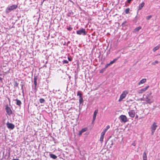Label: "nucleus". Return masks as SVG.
I'll return each mask as SVG.
<instances>
[{
  "mask_svg": "<svg viewBox=\"0 0 160 160\" xmlns=\"http://www.w3.org/2000/svg\"><path fill=\"white\" fill-rule=\"evenodd\" d=\"M132 145L133 146H135L136 145L135 143H132Z\"/></svg>",
  "mask_w": 160,
  "mask_h": 160,
  "instance_id": "nucleus-39",
  "label": "nucleus"
},
{
  "mask_svg": "<svg viewBox=\"0 0 160 160\" xmlns=\"http://www.w3.org/2000/svg\"><path fill=\"white\" fill-rule=\"evenodd\" d=\"M8 100L9 101V102H10V99L9 98H8Z\"/></svg>",
  "mask_w": 160,
  "mask_h": 160,
  "instance_id": "nucleus-43",
  "label": "nucleus"
},
{
  "mask_svg": "<svg viewBox=\"0 0 160 160\" xmlns=\"http://www.w3.org/2000/svg\"><path fill=\"white\" fill-rule=\"evenodd\" d=\"M110 128V126L109 125H108L106 127V128H105L103 130L105 131L106 132L107 131V130Z\"/></svg>",
  "mask_w": 160,
  "mask_h": 160,
  "instance_id": "nucleus-28",
  "label": "nucleus"
},
{
  "mask_svg": "<svg viewBox=\"0 0 160 160\" xmlns=\"http://www.w3.org/2000/svg\"><path fill=\"white\" fill-rule=\"evenodd\" d=\"M141 100H143V99H142V98H141Z\"/></svg>",
  "mask_w": 160,
  "mask_h": 160,
  "instance_id": "nucleus-44",
  "label": "nucleus"
},
{
  "mask_svg": "<svg viewBox=\"0 0 160 160\" xmlns=\"http://www.w3.org/2000/svg\"><path fill=\"white\" fill-rule=\"evenodd\" d=\"M138 118V116L137 115H136V118Z\"/></svg>",
  "mask_w": 160,
  "mask_h": 160,
  "instance_id": "nucleus-42",
  "label": "nucleus"
},
{
  "mask_svg": "<svg viewBox=\"0 0 160 160\" xmlns=\"http://www.w3.org/2000/svg\"><path fill=\"white\" fill-rule=\"evenodd\" d=\"M105 69H106L105 68H104L102 69L100 71V72L103 73L105 71Z\"/></svg>",
  "mask_w": 160,
  "mask_h": 160,
  "instance_id": "nucleus-35",
  "label": "nucleus"
},
{
  "mask_svg": "<svg viewBox=\"0 0 160 160\" xmlns=\"http://www.w3.org/2000/svg\"><path fill=\"white\" fill-rule=\"evenodd\" d=\"M149 86H147L139 90L138 91V93L139 94H141L143 93L147 90Z\"/></svg>",
  "mask_w": 160,
  "mask_h": 160,
  "instance_id": "nucleus-10",
  "label": "nucleus"
},
{
  "mask_svg": "<svg viewBox=\"0 0 160 160\" xmlns=\"http://www.w3.org/2000/svg\"><path fill=\"white\" fill-rule=\"evenodd\" d=\"M17 6L16 5H13L12 6H8L6 10V12L7 13H9L12 10L16 9Z\"/></svg>",
  "mask_w": 160,
  "mask_h": 160,
  "instance_id": "nucleus-1",
  "label": "nucleus"
},
{
  "mask_svg": "<svg viewBox=\"0 0 160 160\" xmlns=\"http://www.w3.org/2000/svg\"><path fill=\"white\" fill-rule=\"evenodd\" d=\"M39 102L41 103H43L45 102V100L43 98H40L39 99Z\"/></svg>",
  "mask_w": 160,
  "mask_h": 160,
  "instance_id": "nucleus-25",
  "label": "nucleus"
},
{
  "mask_svg": "<svg viewBox=\"0 0 160 160\" xmlns=\"http://www.w3.org/2000/svg\"><path fill=\"white\" fill-rule=\"evenodd\" d=\"M21 89H22V92L23 93V91H24L23 87L24 85L23 84H21Z\"/></svg>",
  "mask_w": 160,
  "mask_h": 160,
  "instance_id": "nucleus-31",
  "label": "nucleus"
},
{
  "mask_svg": "<svg viewBox=\"0 0 160 160\" xmlns=\"http://www.w3.org/2000/svg\"><path fill=\"white\" fill-rule=\"evenodd\" d=\"M104 136L101 135V137L100 139V141L101 142H102L103 141V139L104 138Z\"/></svg>",
  "mask_w": 160,
  "mask_h": 160,
  "instance_id": "nucleus-27",
  "label": "nucleus"
},
{
  "mask_svg": "<svg viewBox=\"0 0 160 160\" xmlns=\"http://www.w3.org/2000/svg\"><path fill=\"white\" fill-rule=\"evenodd\" d=\"M130 9L129 8H127L125 11V12L126 14H129L130 13Z\"/></svg>",
  "mask_w": 160,
  "mask_h": 160,
  "instance_id": "nucleus-23",
  "label": "nucleus"
},
{
  "mask_svg": "<svg viewBox=\"0 0 160 160\" xmlns=\"http://www.w3.org/2000/svg\"><path fill=\"white\" fill-rule=\"evenodd\" d=\"M18 83H17L16 81H14V88H15V87H18Z\"/></svg>",
  "mask_w": 160,
  "mask_h": 160,
  "instance_id": "nucleus-21",
  "label": "nucleus"
},
{
  "mask_svg": "<svg viewBox=\"0 0 160 160\" xmlns=\"http://www.w3.org/2000/svg\"><path fill=\"white\" fill-rule=\"evenodd\" d=\"M160 46L158 45L156 46L153 49V51L154 52H155L156 50H158L159 49V48Z\"/></svg>",
  "mask_w": 160,
  "mask_h": 160,
  "instance_id": "nucleus-20",
  "label": "nucleus"
},
{
  "mask_svg": "<svg viewBox=\"0 0 160 160\" xmlns=\"http://www.w3.org/2000/svg\"><path fill=\"white\" fill-rule=\"evenodd\" d=\"M133 0H127V2L128 3H130L131 1H132Z\"/></svg>",
  "mask_w": 160,
  "mask_h": 160,
  "instance_id": "nucleus-37",
  "label": "nucleus"
},
{
  "mask_svg": "<svg viewBox=\"0 0 160 160\" xmlns=\"http://www.w3.org/2000/svg\"><path fill=\"white\" fill-rule=\"evenodd\" d=\"M50 158L53 159H56L57 158V157L56 155L53 154H50Z\"/></svg>",
  "mask_w": 160,
  "mask_h": 160,
  "instance_id": "nucleus-19",
  "label": "nucleus"
},
{
  "mask_svg": "<svg viewBox=\"0 0 160 160\" xmlns=\"http://www.w3.org/2000/svg\"><path fill=\"white\" fill-rule=\"evenodd\" d=\"M12 160H19L18 159H13Z\"/></svg>",
  "mask_w": 160,
  "mask_h": 160,
  "instance_id": "nucleus-40",
  "label": "nucleus"
},
{
  "mask_svg": "<svg viewBox=\"0 0 160 160\" xmlns=\"http://www.w3.org/2000/svg\"><path fill=\"white\" fill-rule=\"evenodd\" d=\"M119 119L121 122H126L128 121L127 118L125 115H122L119 117Z\"/></svg>",
  "mask_w": 160,
  "mask_h": 160,
  "instance_id": "nucleus-5",
  "label": "nucleus"
},
{
  "mask_svg": "<svg viewBox=\"0 0 160 160\" xmlns=\"http://www.w3.org/2000/svg\"><path fill=\"white\" fill-rule=\"evenodd\" d=\"M7 126L8 128L12 129H13L15 127V126L13 124L9 123L8 122L7 123Z\"/></svg>",
  "mask_w": 160,
  "mask_h": 160,
  "instance_id": "nucleus-9",
  "label": "nucleus"
},
{
  "mask_svg": "<svg viewBox=\"0 0 160 160\" xmlns=\"http://www.w3.org/2000/svg\"><path fill=\"white\" fill-rule=\"evenodd\" d=\"M141 28V27H137L135 28L134 29V31L135 32H138L140 29Z\"/></svg>",
  "mask_w": 160,
  "mask_h": 160,
  "instance_id": "nucleus-22",
  "label": "nucleus"
},
{
  "mask_svg": "<svg viewBox=\"0 0 160 160\" xmlns=\"http://www.w3.org/2000/svg\"><path fill=\"white\" fill-rule=\"evenodd\" d=\"M147 153L145 151L143 154V160H147Z\"/></svg>",
  "mask_w": 160,
  "mask_h": 160,
  "instance_id": "nucleus-16",
  "label": "nucleus"
},
{
  "mask_svg": "<svg viewBox=\"0 0 160 160\" xmlns=\"http://www.w3.org/2000/svg\"><path fill=\"white\" fill-rule=\"evenodd\" d=\"M144 4L145 3L144 2H142L141 4H140L139 6L138 11L141 10L143 7L144 6Z\"/></svg>",
  "mask_w": 160,
  "mask_h": 160,
  "instance_id": "nucleus-15",
  "label": "nucleus"
},
{
  "mask_svg": "<svg viewBox=\"0 0 160 160\" xmlns=\"http://www.w3.org/2000/svg\"><path fill=\"white\" fill-rule=\"evenodd\" d=\"M77 96H78L79 98L82 97V93L80 91H79L78 92Z\"/></svg>",
  "mask_w": 160,
  "mask_h": 160,
  "instance_id": "nucleus-24",
  "label": "nucleus"
},
{
  "mask_svg": "<svg viewBox=\"0 0 160 160\" xmlns=\"http://www.w3.org/2000/svg\"><path fill=\"white\" fill-rule=\"evenodd\" d=\"M2 78H1V77H0V81H2Z\"/></svg>",
  "mask_w": 160,
  "mask_h": 160,
  "instance_id": "nucleus-41",
  "label": "nucleus"
},
{
  "mask_svg": "<svg viewBox=\"0 0 160 160\" xmlns=\"http://www.w3.org/2000/svg\"><path fill=\"white\" fill-rule=\"evenodd\" d=\"M62 62L63 64L68 63V61L67 60H64L62 61Z\"/></svg>",
  "mask_w": 160,
  "mask_h": 160,
  "instance_id": "nucleus-33",
  "label": "nucleus"
},
{
  "mask_svg": "<svg viewBox=\"0 0 160 160\" xmlns=\"http://www.w3.org/2000/svg\"><path fill=\"white\" fill-rule=\"evenodd\" d=\"M5 109L8 114L10 116L12 113V112L10 108L7 105Z\"/></svg>",
  "mask_w": 160,
  "mask_h": 160,
  "instance_id": "nucleus-8",
  "label": "nucleus"
},
{
  "mask_svg": "<svg viewBox=\"0 0 160 160\" xmlns=\"http://www.w3.org/2000/svg\"><path fill=\"white\" fill-rule=\"evenodd\" d=\"M83 102V99L82 97H81L79 99V102L80 103V104H81Z\"/></svg>",
  "mask_w": 160,
  "mask_h": 160,
  "instance_id": "nucleus-26",
  "label": "nucleus"
},
{
  "mask_svg": "<svg viewBox=\"0 0 160 160\" xmlns=\"http://www.w3.org/2000/svg\"><path fill=\"white\" fill-rule=\"evenodd\" d=\"M119 58V57H118L113 59V61H111L109 63V64H110L111 65L113 63H114L116 61H117L118 60Z\"/></svg>",
  "mask_w": 160,
  "mask_h": 160,
  "instance_id": "nucleus-18",
  "label": "nucleus"
},
{
  "mask_svg": "<svg viewBox=\"0 0 160 160\" xmlns=\"http://www.w3.org/2000/svg\"><path fill=\"white\" fill-rule=\"evenodd\" d=\"M37 76H34V83L35 85V89H36L37 86Z\"/></svg>",
  "mask_w": 160,
  "mask_h": 160,
  "instance_id": "nucleus-14",
  "label": "nucleus"
},
{
  "mask_svg": "<svg viewBox=\"0 0 160 160\" xmlns=\"http://www.w3.org/2000/svg\"><path fill=\"white\" fill-rule=\"evenodd\" d=\"M106 132L105 131H104L103 130V131L102 132L101 134V135L104 136L105 135V134L106 133Z\"/></svg>",
  "mask_w": 160,
  "mask_h": 160,
  "instance_id": "nucleus-32",
  "label": "nucleus"
},
{
  "mask_svg": "<svg viewBox=\"0 0 160 160\" xmlns=\"http://www.w3.org/2000/svg\"><path fill=\"white\" fill-rule=\"evenodd\" d=\"M68 60L69 61H72V58H70V57H68Z\"/></svg>",
  "mask_w": 160,
  "mask_h": 160,
  "instance_id": "nucleus-38",
  "label": "nucleus"
},
{
  "mask_svg": "<svg viewBox=\"0 0 160 160\" xmlns=\"http://www.w3.org/2000/svg\"><path fill=\"white\" fill-rule=\"evenodd\" d=\"M146 79L145 78H144L141 80L138 83V85H140L141 84L143 83L146 82Z\"/></svg>",
  "mask_w": 160,
  "mask_h": 160,
  "instance_id": "nucleus-17",
  "label": "nucleus"
},
{
  "mask_svg": "<svg viewBox=\"0 0 160 160\" xmlns=\"http://www.w3.org/2000/svg\"><path fill=\"white\" fill-rule=\"evenodd\" d=\"M98 109H96L94 111V113H93V117L92 121V122H93L95 120L96 118V115H97V113H98Z\"/></svg>",
  "mask_w": 160,
  "mask_h": 160,
  "instance_id": "nucleus-11",
  "label": "nucleus"
},
{
  "mask_svg": "<svg viewBox=\"0 0 160 160\" xmlns=\"http://www.w3.org/2000/svg\"><path fill=\"white\" fill-rule=\"evenodd\" d=\"M76 33L77 34L79 35H85L87 34V32L85 29L83 28L77 31Z\"/></svg>",
  "mask_w": 160,
  "mask_h": 160,
  "instance_id": "nucleus-4",
  "label": "nucleus"
},
{
  "mask_svg": "<svg viewBox=\"0 0 160 160\" xmlns=\"http://www.w3.org/2000/svg\"><path fill=\"white\" fill-rule=\"evenodd\" d=\"M152 17V16L151 15L147 16L146 17V19L147 20H149Z\"/></svg>",
  "mask_w": 160,
  "mask_h": 160,
  "instance_id": "nucleus-30",
  "label": "nucleus"
},
{
  "mask_svg": "<svg viewBox=\"0 0 160 160\" xmlns=\"http://www.w3.org/2000/svg\"><path fill=\"white\" fill-rule=\"evenodd\" d=\"M129 116L132 118H134L135 117L136 112L135 111L133 110H130L128 112Z\"/></svg>",
  "mask_w": 160,
  "mask_h": 160,
  "instance_id": "nucleus-7",
  "label": "nucleus"
},
{
  "mask_svg": "<svg viewBox=\"0 0 160 160\" xmlns=\"http://www.w3.org/2000/svg\"><path fill=\"white\" fill-rule=\"evenodd\" d=\"M157 127L158 126L157 125V123L155 122L153 123V124L151 127V131L152 132L151 133L152 135L153 134Z\"/></svg>",
  "mask_w": 160,
  "mask_h": 160,
  "instance_id": "nucleus-3",
  "label": "nucleus"
},
{
  "mask_svg": "<svg viewBox=\"0 0 160 160\" xmlns=\"http://www.w3.org/2000/svg\"><path fill=\"white\" fill-rule=\"evenodd\" d=\"M72 29V28L70 27L67 28V29L69 31H71Z\"/></svg>",
  "mask_w": 160,
  "mask_h": 160,
  "instance_id": "nucleus-36",
  "label": "nucleus"
},
{
  "mask_svg": "<svg viewBox=\"0 0 160 160\" xmlns=\"http://www.w3.org/2000/svg\"><path fill=\"white\" fill-rule=\"evenodd\" d=\"M112 144H113V143H112V144H111V145H112Z\"/></svg>",
  "mask_w": 160,
  "mask_h": 160,
  "instance_id": "nucleus-45",
  "label": "nucleus"
},
{
  "mask_svg": "<svg viewBox=\"0 0 160 160\" xmlns=\"http://www.w3.org/2000/svg\"><path fill=\"white\" fill-rule=\"evenodd\" d=\"M110 65V64H109V63H108V64H107L105 66V69H106V68H107Z\"/></svg>",
  "mask_w": 160,
  "mask_h": 160,
  "instance_id": "nucleus-34",
  "label": "nucleus"
},
{
  "mask_svg": "<svg viewBox=\"0 0 160 160\" xmlns=\"http://www.w3.org/2000/svg\"><path fill=\"white\" fill-rule=\"evenodd\" d=\"M151 94L152 93L151 92L147 94L146 96V97L144 98V100L148 103H151L152 102V101L151 100L152 98V96H151Z\"/></svg>",
  "mask_w": 160,
  "mask_h": 160,
  "instance_id": "nucleus-2",
  "label": "nucleus"
},
{
  "mask_svg": "<svg viewBox=\"0 0 160 160\" xmlns=\"http://www.w3.org/2000/svg\"><path fill=\"white\" fill-rule=\"evenodd\" d=\"M158 63V61H155V62H152V65H155L156 64Z\"/></svg>",
  "mask_w": 160,
  "mask_h": 160,
  "instance_id": "nucleus-29",
  "label": "nucleus"
},
{
  "mask_svg": "<svg viewBox=\"0 0 160 160\" xmlns=\"http://www.w3.org/2000/svg\"><path fill=\"white\" fill-rule=\"evenodd\" d=\"M128 93V92H127L124 91L122 92V93L121 94L120 96V98L119 99L118 101L120 102L122 99H123L126 96L127 94Z\"/></svg>",
  "mask_w": 160,
  "mask_h": 160,
  "instance_id": "nucleus-6",
  "label": "nucleus"
},
{
  "mask_svg": "<svg viewBox=\"0 0 160 160\" xmlns=\"http://www.w3.org/2000/svg\"><path fill=\"white\" fill-rule=\"evenodd\" d=\"M15 100L16 101V104L19 107H21V106L22 104V102L21 101L18 99H16Z\"/></svg>",
  "mask_w": 160,
  "mask_h": 160,
  "instance_id": "nucleus-13",
  "label": "nucleus"
},
{
  "mask_svg": "<svg viewBox=\"0 0 160 160\" xmlns=\"http://www.w3.org/2000/svg\"><path fill=\"white\" fill-rule=\"evenodd\" d=\"M88 129L87 128H84L83 129H82L79 132L78 135L79 136H81L82 133L83 132H86L87 130Z\"/></svg>",
  "mask_w": 160,
  "mask_h": 160,
  "instance_id": "nucleus-12",
  "label": "nucleus"
}]
</instances>
